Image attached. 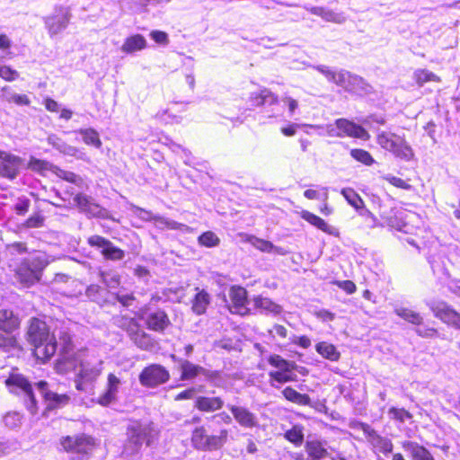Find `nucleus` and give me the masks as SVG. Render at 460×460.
<instances>
[{
  "mask_svg": "<svg viewBox=\"0 0 460 460\" xmlns=\"http://www.w3.org/2000/svg\"><path fill=\"white\" fill-rule=\"evenodd\" d=\"M341 194L348 203L353 207L360 216L370 217L375 219L374 215L365 208L363 199L353 189L344 188L341 190Z\"/></svg>",
  "mask_w": 460,
  "mask_h": 460,
  "instance_id": "24",
  "label": "nucleus"
},
{
  "mask_svg": "<svg viewBox=\"0 0 460 460\" xmlns=\"http://www.w3.org/2000/svg\"><path fill=\"white\" fill-rule=\"evenodd\" d=\"M61 445L66 452L87 455L94 447L95 442L91 436L79 434L63 438Z\"/></svg>",
  "mask_w": 460,
  "mask_h": 460,
  "instance_id": "10",
  "label": "nucleus"
},
{
  "mask_svg": "<svg viewBox=\"0 0 460 460\" xmlns=\"http://www.w3.org/2000/svg\"><path fill=\"white\" fill-rule=\"evenodd\" d=\"M19 76L16 70L12 69L7 66H0V77L6 81H13Z\"/></svg>",
  "mask_w": 460,
  "mask_h": 460,
  "instance_id": "59",
  "label": "nucleus"
},
{
  "mask_svg": "<svg viewBox=\"0 0 460 460\" xmlns=\"http://www.w3.org/2000/svg\"><path fill=\"white\" fill-rule=\"evenodd\" d=\"M8 102H14L18 105H29L30 100L25 94H18L15 93H9L5 96Z\"/></svg>",
  "mask_w": 460,
  "mask_h": 460,
  "instance_id": "58",
  "label": "nucleus"
},
{
  "mask_svg": "<svg viewBox=\"0 0 460 460\" xmlns=\"http://www.w3.org/2000/svg\"><path fill=\"white\" fill-rule=\"evenodd\" d=\"M101 364L102 362L98 365H92L88 362H80V370L75 380V388L78 391H85L86 385L97 379L102 371L100 367Z\"/></svg>",
  "mask_w": 460,
  "mask_h": 460,
  "instance_id": "14",
  "label": "nucleus"
},
{
  "mask_svg": "<svg viewBox=\"0 0 460 460\" xmlns=\"http://www.w3.org/2000/svg\"><path fill=\"white\" fill-rule=\"evenodd\" d=\"M270 376V385L272 387L279 388L275 383L284 384L288 382H295L296 381V375L294 373H289L288 371H270L269 373Z\"/></svg>",
  "mask_w": 460,
  "mask_h": 460,
  "instance_id": "40",
  "label": "nucleus"
},
{
  "mask_svg": "<svg viewBox=\"0 0 460 460\" xmlns=\"http://www.w3.org/2000/svg\"><path fill=\"white\" fill-rule=\"evenodd\" d=\"M3 420L9 429H15L22 423V415L17 411H9L4 416Z\"/></svg>",
  "mask_w": 460,
  "mask_h": 460,
  "instance_id": "54",
  "label": "nucleus"
},
{
  "mask_svg": "<svg viewBox=\"0 0 460 460\" xmlns=\"http://www.w3.org/2000/svg\"><path fill=\"white\" fill-rule=\"evenodd\" d=\"M10 393L20 396L29 412L35 415L38 412V402L32 386L26 377L21 374H12L5 380Z\"/></svg>",
  "mask_w": 460,
  "mask_h": 460,
  "instance_id": "4",
  "label": "nucleus"
},
{
  "mask_svg": "<svg viewBox=\"0 0 460 460\" xmlns=\"http://www.w3.org/2000/svg\"><path fill=\"white\" fill-rule=\"evenodd\" d=\"M119 385L120 380L114 374H109L107 390L99 397L98 402L102 406H107L115 401Z\"/></svg>",
  "mask_w": 460,
  "mask_h": 460,
  "instance_id": "25",
  "label": "nucleus"
},
{
  "mask_svg": "<svg viewBox=\"0 0 460 460\" xmlns=\"http://www.w3.org/2000/svg\"><path fill=\"white\" fill-rule=\"evenodd\" d=\"M55 173L59 178H61L68 182H72L77 186H81V184L83 183V179L79 175L74 173L73 172L65 171V170H62L59 168H56Z\"/></svg>",
  "mask_w": 460,
  "mask_h": 460,
  "instance_id": "53",
  "label": "nucleus"
},
{
  "mask_svg": "<svg viewBox=\"0 0 460 460\" xmlns=\"http://www.w3.org/2000/svg\"><path fill=\"white\" fill-rule=\"evenodd\" d=\"M434 315L443 323L460 329V314L444 301H433L428 304Z\"/></svg>",
  "mask_w": 460,
  "mask_h": 460,
  "instance_id": "12",
  "label": "nucleus"
},
{
  "mask_svg": "<svg viewBox=\"0 0 460 460\" xmlns=\"http://www.w3.org/2000/svg\"><path fill=\"white\" fill-rule=\"evenodd\" d=\"M249 101L252 106L259 107L264 104L274 105L279 102V97L267 88L261 89L259 93H252Z\"/></svg>",
  "mask_w": 460,
  "mask_h": 460,
  "instance_id": "27",
  "label": "nucleus"
},
{
  "mask_svg": "<svg viewBox=\"0 0 460 460\" xmlns=\"http://www.w3.org/2000/svg\"><path fill=\"white\" fill-rule=\"evenodd\" d=\"M285 438L296 447L301 446L304 441V433L302 427L294 426L291 429L286 431Z\"/></svg>",
  "mask_w": 460,
  "mask_h": 460,
  "instance_id": "47",
  "label": "nucleus"
},
{
  "mask_svg": "<svg viewBox=\"0 0 460 460\" xmlns=\"http://www.w3.org/2000/svg\"><path fill=\"white\" fill-rule=\"evenodd\" d=\"M74 201L81 212L86 214L88 217H104L106 210L98 205L94 199L83 193L75 196Z\"/></svg>",
  "mask_w": 460,
  "mask_h": 460,
  "instance_id": "19",
  "label": "nucleus"
},
{
  "mask_svg": "<svg viewBox=\"0 0 460 460\" xmlns=\"http://www.w3.org/2000/svg\"><path fill=\"white\" fill-rule=\"evenodd\" d=\"M115 298L118 302H119L123 306H130L135 300V296L133 294H120L116 293L114 294Z\"/></svg>",
  "mask_w": 460,
  "mask_h": 460,
  "instance_id": "63",
  "label": "nucleus"
},
{
  "mask_svg": "<svg viewBox=\"0 0 460 460\" xmlns=\"http://www.w3.org/2000/svg\"><path fill=\"white\" fill-rule=\"evenodd\" d=\"M316 350L319 354L327 359L336 361L340 358V353L332 344L320 342L316 345Z\"/></svg>",
  "mask_w": 460,
  "mask_h": 460,
  "instance_id": "44",
  "label": "nucleus"
},
{
  "mask_svg": "<svg viewBox=\"0 0 460 460\" xmlns=\"http://www.w3.org/2000/svg\"><path fill=\"white\" fill-rule=\"evenodd\" d=\"M72 16L70 6L56 4L53 13L43 18L49 35L53 38L65 31L69 25Z\"/></svg>",
  "mask_w": 460,
  "mask_h": 460,
  "instance_id": "7",
  "label": "nucleus"
},
{
  "mask_svg": "<svg viewBox=\"0 0 460 460\" xmlns=\"http://www.w3.org/2000/svg\"><path fill=\"white\" fill-rule=\"evenodd\" d=\"M224 401L220 397L199 396L195 407L201 411L213 412L222 409Z\"/></svg>",
  "mask_w": 460,
  "mask_h": 460,
  "instance_id": "28",
  "label": "nucleus"
},
{
  "mask_svg": "<svg viewBox=\"0 0 460 460\" xmlns=\"http://www.w3.org/2000/svg\"><path fill=\"white\" fill-rule=\"evenodd\" d=\"M150 37L156 43H159V44H162V45H167L169 43L168 35L164 31H152L150 32Z\"/></svg>",
  "mask_w": 460,
  "mask_h": 460,
  "instance_id": "62",
  "label": "nucleus"
},
{
  "mask_svg": "<svg viewBox=\"0 0 460 460\" xmlns=\"http://www.w3.org/2000/svg\"><path fill=\"white\" fill-rule=\"evenodd\" d=\"M373 91V86L363 77L353 74L347 92L358 96H365L372 93Z\"/></svg>",
  "mask_w": 460,
  "mask_h": 460,
  "instance_id": "29",
  "label": "nucleus"
},
{
  "mask_svg": "<svg viewBox=\"0 0 460 460\" xmlns=\"http://www.w3.org/2000/svg\"><path fill=\"white\" fill-rule=\"evenodd\" d=\"M127 435L128 440L125 445L124 453L127 455H135L138 453L144 443L148 446L152 443V439L155 436V430L150 424L134 421L128 425Z\"/></svg>",
  "mask_w": 460,
  "mask_h": 460,
  "instance_id": "3",
  "label": "nucleus"
},
{
  "mask_svg": "<svg viewBox=\"0 0 460 460\" xmlns=\"http://www.w3.org/2000/svg\"><path fill=\"white\" fill-rule=\"evenodd\" d=\"M134 214L137 215L139 218L145 220V221H151L154 220L158 226H163L168 229H173V230H189V226L178 223L174 220L163 217L161 216L153 215L151 211L146 210L142 208L134 206Z\"/></svg>",
  "mask_w": 460,
  "mask_h": 460,
  "instance_id": "18",
  "label": "nucleus"
},
{
  "mask_svg": "<svg viewBox=\"0 0 460 460\" xmlns=\"http://www.w3.org/2000/svg\"><path fill=\"white\" fill-rule=\"evenodd\" d=\"M90 246L100 249L102 255L110 261H121L125 257V252L115 246L109 239L103 236L94 234L87 239Z\"/></svg>",
  "mask_w": 460,
  "mask_h": 460,
  "instance_id": "11",
  "label": "nucleus"
},
{
  "mask_svg": "<svg viewBox=\"0 0 460 460\" xmlns=\"http://www.w3.org/2000/svg\"><path fill=\"white\" fill-rule=\"evenodd\" d=\"M79 358L72 352H60L55 368L58 373L66 374L76 369L80 364Z\"/></svg>",
  "mask_w": 460,
  "mask_h": 460,
  "instance_id": "23",
  "label": "nucleus"
},
{
  "mask_svg": "<svg viewBox=\"0 0 460 460\" xmlns=\"http://www.w3.org/2000/svg\"><path fill=\"white\" fill-rule=\"evenodd\" d=\"M203 376L205 379L213 384V385L218 387L221 385V374L217 370L204 369Z\"/></svg>",
  "mask_w": 460,
  "mask_h": 460,
  "instance_id": "56",
  "label": "nucleus"
},
{
  "mask_svg": "<svg viewBox=\"0 0 460 460\" xmlns=\"http://www.w3.org/2000/svg\"><path fill=\"white\" fill-rule=\"evenodd\" d=\"M210 303L209 294L205 290L199 291L192 301V311L198 314H203Z\"/></svg>",
  "mask_w": 460,
  "mask_h": 460,
  "instance_id": "36",
  "label": "nucleus"
},
{
  "mask_svg": "<svg viewBox=\"0 0 460 460\" xmlns=\"http://www.w3.org/2000/svg\"><path fill=\"white\" fill-rule=\"evenodd\" d=\"M305 449L308 455L314 460L322 459L327 456L325 443L319 440L307 441Z\"/></svg>",
  "mask_w": 460,
  "mask_h": 460,
  "instance_id": "37",
  "label": "nucleus"
},
{
  "mask_svg": "<svg viewBox=\"0 0 460 460\" xmlns=\"http://www.w3.org/2000/svg\"><path fill=\"white\" fill-rule=\"evenodd\" d=\"M352 76V73L346 70H341L339 72H335L333 76L334 78H332L331 82L336 84L337 85L342 87L345 91H347Z\"/></svg>",
  "mask_w": 460,
  "mask_h": 460,
  "instance_id": "49",
  "label": "nucleus"
},
{
  "mask_svg": "<svg viewBox=\"0 0 460 460\" xmlns=\"http://www.w3.org/2000/svg\"><path fill=\"white\" fill-rule=\"evenodd\" d=\"M27 341L34 347L35 357L42 362L49 360L58 350L57 336L46 322L31 318L27 331Z\"/></svg>",
  "mask_w": 460,
  "mask_h": 460,
  "instance_id": "1",
  "label": "nucleus"
},
{
  "mask_svg": "<svg viewBox=\"0 0 460 460\" xmlns=\"http://www.w3.org/2000/svg\"><path fill=\"white\" fill-rule=\"evenodd\" d=\"M389 415H391V417L393 419H395L397 420H400L401 422H403L405 420V419H411V414L404 410V409H398V408H395V407H392L389 411H388Z\"/></svg>",
  "mask_w": 460,
  "mask_h": 460,
  "instance_id": "57",
  "label": "nucleus"
},
{
  "mask_svg": "<svg viewBox=\"0 0 460 460\" xmlns=\"http://www.w3.org/2000/svg\"><path fill=\"white\" fill-rule=\"evenodd\" d=\"M6 252L11 256L21 255L28 252L26 243L13 242L6 245Z\"/></svg>",
  "mask_w": 460,
  "mask_h": 460,
  "instance_id": "55",
  "label": "nucleus"
},
{
  "mask_svg": "<svg viewBox=\"0 0 460 460\" xmlns=\"http://www.w3.org/2000/svg\"><path fill=\"white\" fill-rule=\"evenodd\" d=\"M413 77L418 84V85L422 86L427 82H439V77L435 75L434 73L427 70V69H417L414 74Z\"/></svg>",
  "mask_w": 460,
  "mask_h": 460,
  "instance_id": "46",
  "label": "nucleus"
},
{
  "mask_svg": "<svg viewBox=\"0 0 460 460\" xmlns=\"http://www.w3.org/2000/svg\"><path fill=\"white\" fill-rule=\"evenodd\" d=\"M36 387L44 398L46 403L45 411H52L64 407L69 402V396L66 394H59L49 389V385L46 381H40L36 384Z\"/></svg>",
  "mask_w": 460,
  "mask_h": 460,
  "instance_id": "13",
  "label": "nucleus"
},
{
  "mask_svg": "<svg viewBox=\"0 0 460 460\" xmlns=\"http://www.w3.org/2000/svg\"><path fill=\"white\" fill-rule=\"evenodd\" d=\"M170 378L169 371L163 366L152 364L146 367L139 375V382L146 387H156Z\"/></svg>",
  "mask_w": 460,
  "mask_h": 460,
  "instance_id": "8",
  "label": "nucleus"
},
{
  "mask_svg": "<svg viewBox=\"0 0 460 460\" xmlns=\"http://www.w3.org/2000/svg\"><path fill=\"white\" fill-rule=\"evenodd\" d=\"M205 367L195 365L189 360H182L181 363V379L192 380L199 376H203Z\"/></svg>",
  "mask_w": 460,
  "mask_h": 460,
  "instance_id": "34",
  "label": "nucleus"
},
{
  "mask_svg": "<svg viewBox=\"0 0 460 460\" xmlns=\"http://www.w3.org/2000/svg\"><path fill=\"white\" fill-rule=\"evenodd\" d=\"M58 348L59 347V352L72 351L73 345L71 341V335L67 331H60L58 333Z\"/></svg>",
  "mask_w": 460,
  "mask_h": 460,
  "instance_id": "51",
  "label": "nucleus"
},
{
  "mask_svg": "<svg viewBox=\"0 0 460 460\" xmlns=\"http://www.w3.org/2000/svg\"><path fill=\"white\" fill-rule=\"evenodd\" d=\"M47 141L55 149L66 155L73 156L77 151L75 147L66 144L63 139L54 134L49 135L47 138Z\"/></svg>",
  "mask_w": 460,
  "mask_h": 460,
  "instance_id": "38",
  "label": "nucleus"
},
{
  "mask_svg": "<svg viewBox=\"0 0 460 460\" xmlns=\"http://www.w3.org/2000/svg\"><path fill=\"white\" fill-rule=\"evenodd\" d=\"M360 429L366 435L367 441L377 450L384 454H388L393 451L392 441L385 437L380 436L370 425L367 423H359Z\"/></svg>",
  "mask_w": 460,
  "mask_h": 460,
  "instance_id": "17",
  "label": "nucleus"
},
{
  "mask_svg": "<svg viewBox=\"0 0 460 460\" xmlns=\"http://www.w3.org/2000/svg\"><path fill=\"white\" fill-rule=\"evenodd\" d=\"M49 264V255L39 252L10 264V267H13L15 280L22 287L29 288L41 279L43 270Z\"/></svg>",
  "mask_w": 460,
  "mask_h": 460,
  "instance_id": "2",
  "label": "nucleus"
},
{
  "mask_svg": "<svg viewBox=\"0 0 460 460\" xmlns=\"http://www.w3.org/2000/svg\"><path fill=\"white\" fill-rule=\"evenodd\" d=\"M385 179L391 183L392 185L403 189V190H410L411 186L407 183L405 181H403L401 178L393 176V175H386Z\"/></svg>",
  "mask_w": 460,
  "mask_h": 460,
  "instance_id": "60",
  "label": "nucleus"
},
{
  "mask_svg": "<svg viewBox=\"0 0 460 460\" xmlns=\"http://www.w3.org/2000/svg\"><path fill=\"white\" fill-rule=\"evenodd\" d=\"M403 447L411 453L413 460H435L427 448L415 442H407Z\"/></svg>",
  "mask_w": 460,
  "mask_h": 460,
  "instance_id": "35",
  "label": "nucleus"
},
{
  "mask_svg": "<svg viewBox=\"0 0 460 460\" xmlns=\"http://www.w3.org/2000/svg\"><path fill=\"white\" fill-rule=\"evenodd\" d=\"M220 240L217 235L211 231L203 233L199 237V243L206 247H216L219 244Z\"/></svg>",
  "mask_w": 460,
  "mask_h": 460,
  "instance_id": "52",
  "label": "nucleus"
},
{
  "mask_svg": "<svg viewBox=\"0 0 460 460\" xmlns=\"http://www.w3.org/2000/svg\"><path fill=\"white\" fill-rule=\"evenodd\" d=\"M394 313L408 323L420 326L423 323V317L417 312L406 307H397Z\"/></svg>",
  "mask_w": 460,
  "mask_h": 460,
  "instance_id": "41",
  "label": "nucleus"
},
{
  "mask_svg": "<svg viewBox=\"0 0 460 460\" xmlns=\"http://www.w3.org/2000/svg\"><path fill=\"white\" fill-rule=\"evenodd\" d=\"M282 394L288 401L296 403L298 405H310L311 399L309 395L305 394H300L290 386L286 387L282 391Z\"/></svg>",
  "mask_w": 460,
  "mask_h": 460,
  "instance_id": "39",
  "label": "nucleus"
},
{
  "mask_svg": "<svg viewBox=\"0 0 460 460\" xmlns=\"http://www.w3.org/2000/svg\"><path fill=\"white\" fill-rule=\"evenodd\" d=\"M336 124L340 128L341 133V137H351L357 138H368V133L367 130L359 125L349 121L346 119H336Z\"/></svg>",
  "mask_w": 460,
  "mask_h": 460,
  "instance_id": "22",
  "label": "nucleus"
},
{
  "mask_svg": "<svg viewBox=\"0 0 460 460\" xmlns=\"http://www.w3.org/2000/svg\"><path fill=\"white\" fill-rule=\"evenodd\" d=\"M234 420L244 429H252L258 426V418L244 406L227 404Z\"/></svg>",
  "mask_w": 460,
  "mask_h": 460,
  "instance_id": "20",
  "label": "nucleus"
},
{
  "mask_svg": "<svg viewBox=\"0 0 460 460\" xmlns=\"http://www.w3.org/2000/svg\"><path fill=\"white\" fill-rule=\"evenodd\" d=\"M20 326L19 317L8 309L0 310V331L9 334Z\"/></svg>",
  "mask_w": 460,
  "mask_h": 460,
  "instance_id": "26",
  "label": "nucleus"
},
{
  "mask_svg": "<svg viewBox=\"0 0 460 460\" xmlns=\"http://www.w3.org/2000/svg\"><path fill=\"white\" fill-rule=\"evenodd\" d=\"M376 141L383 149L389 151L396 158L409 162L414 157L411 146L399 135L382 131L377 135Z\"/></svg>",
  "mask_w": 460,
  "mask_h": 460,
  "instance_id": "5",
  "label": "nucleus"
},
{
  "mask_svg": "<svg viewBox=\"0 0 460 460\" xmlns=\"http://www.w3.org/2000/svg\"><path fill=\"white\" fill-rule=\"evenodd\" d=\"M125 323L121 324L125 328L132 342L139 349L149 350L154 346L151 336L145 332L134 318L123 319Z\"/></svg>",
  "mask_w": 460,
  "mask_h": 460,
  "instance_id": "9",
  "label": "nucleus"
},
{
  "mask_svg": "<svg viewBox=\"0 0 460 460\" xmlns=\"http://www.w3.org/2000/svg\"><path fill=\"white\" fill-rule=\"evenodd\" d=\"M105 293H106L105 289H103L102 287H100L99 285H96V284H92V285L88 286L85 290L86 296L90 300H92L95 303H98V304H102V302L105 301V299H104Z\"/></svg>",
  "mask_w": 460,
  "mask_h": 460,
  "instance_id": "45",
  "label": "nucleus"
},
{
  "mask_svg": "<svg viewBox=\"0 0 460 460\" xmlns=\"http://www.w3.org/2000/svg\"><path fill=\"white\" fill-rule=\"evenodd\" d=\"M252 305L253 309H259L261 313H271L273 314H279L282 311V308L279 305L274 303L268 297H262L261 296H254L252 299Z\"/></svg>",
  "mask_w": 460,
  "mask_h": 460,
  "instance_id": "30",
  "label": "nucleus"
},
{
  "mask_svg": "<svg viewBox=\"0 0 460 460\" xmlns=\"http://www.w3.org/2000/svg\"><path fill=\"white\" fill-rule=\"evenodd\" d=\"M229 296L232 302L231 312L241 315L248 314L252 308L248 307L252 300L247 298V291L240 286H233L230 288Z\"/></svg>",
  "mask_w": 460,
  "mask_h": 460,
  "instance_id": "15",
  "label": "nucleus"
},
{
  "mask_svg": "<svg viewBox=\"0 0 460 460\" xmlns=\"http://www.w3.org/2000/svg\"><path fill=\"white\" fill-rule=\"evenodd\" d=\"M143 318L148 329L158 332H164L171 323L167 314L161 309L149 310Z\"/></svg>",
  "mask_w": 460,
  "mask_h": 460,
  "instance_id": "21",
  "label": "nucleus"
},
{
  "mask_svg": "<svg viewBox=\"0 0 460 460\" xmlns=\"http://www.w3.org/2000/svg\"><path fill=\"white\" fill-rule=\"evenodd\" d=\"M307 10L317 16L322 17L326 22H332L335 23H342L345 22V17L341 13H334L333 11L330 9H326L324 7L321 6H313L310 8H307Z\"/></svg>",
  "mask_w": 460,
  "mask_h": 460,
  "instance_id": "33",
  "label": "nucleus"
},
{
  "mask_svg": "<svg viewBox=\"0 0 460 460\" xmlns=\"http://www.w3.org/2000/svg\"><path fill=\"white\" fill-rule=\"evenodd\" d=\"M268 362L272 367L279 368V371L285 370V365H287V360L276 354L270 356Z\"/></svg>",
  "mask_w": 460,
  "mask_h": 460,
  "instance_id": "61",
  "label": "nucleus"
},
{
  "mask_svg": "<svg viewBox=\"0 0 460 460\" xmlns=\"http://www.w3.org/2000/svg\"><path fill=\"white\" fill-rule=\"evenodd\" d=\"M248 242L253 247L263 252L278 253L280 255H285L287 253V251L284 248L275 246L272 243L264 239H261L255 236H250L248 238Z\"/></svg>",
  "mask_w": 460,
  "mask_h": 460,
  "instance_id": "31",
  "label": "nucleus"
},
{
  "mask_svg": "<svg viewBox=\"0 0 460 460\" xmlns=\"http://www.w3.org/2000/svg\"><path fill=\"white\" fill-rule=\"evenodd\" d=\"M228 438V431L223 429L218 435H208L205 427H197L191 435L193 447L201 451L218 450L224 447Z\"/></svg>",
  "mask_w": 460,
  "mask_h": 460,
  "instance_id": "6",
  "label": "nucleus"
},
{
  "mask_svg": "<svg viewBox=\"0 0 460 460\" xmlns=\"http://www.w3.org/2000/svg\"><path fill=\"white\" fill-rule=\"evenodd\" d=\"M21 157L0 151V175L8 179H14L22 167Z\"/></svg>",
  "mask_w": 460,
  "mask_h": 460,
  "instance_id": "16",
  "label": "nucleus"
},
{
  "mask_svg": "<svg viewBox=\"0 0 460 460\" xmlns=\"http://www.w3.org/2000/svg\"><path fill=\"white\" fill-rule=\"evenodd\" d=\"M99 276L107 288H116L120 284V276L115 270H100Z\"/></svg>",
  "mask_w": 460,
  "mask_h": 460,
  "instance_id": "43",
  "label": "nucleus"
},
{
  "mask_svg": "<svg viewBox=\"0 0 460 460\" xmlns=\"http://www.w3.org/2000/svg\"><path fill=\"white\" fill-rule=\"evenodd\" d=\"M303 218L306 220L311 225L316 226L320 230L328 233L329 226L328 224L320 217L311 213V212H304Z\"/></svg>",
  "mask_w": 460,
  "mask_h": 460,
  "instance_id": "50",
  "label": "nucleus"
},
{
  "mask_svg": "<svg viewBox=\"0 0 460 460\" xmlns=\"http://www.w3.org/2000/svg\"><path fill=\"white\" fill-rule=\"evenodd\" d=\"M147 46L146 40L145 37L141 34H135L132 36L128 37L122 47L121 50L124 53L130 54L135 51H139L142 49H145Z\"/></svg>",
  "mask_w": 460,
  "mask_h": 460,
  "instance_id": "32",
  "label": "nucleus"
},
{
  "mask_svg": "<svg viewBox=\"0 0 460 460\" xmlns=\"http://www.w3.org/2000/svg\"><path fill=\"white\" fill-rule=\"evenodd\" d=\"M415 332L423 338H431L438 333V331L432 327H418L415 329Z\"/></svg>",
  "mask_w": 460,
  "mask_h": 460,
  "instance_id": "64",
  "label": "nucleus"
},
{
  "mask_svg": "<svg viewBox=\"0 0 460 460\" xmlns=\"http://www.w3.org/2000/svg\"><path fill=\"white\" fill-rule=\"evenodd\" d=\"M77 132L82 136L83 141L85 145L101 148L102 143L99 137V133L94 128H80Z\"/></svg>",
  "mask_w": 460,
  "mask_h": 460,
  "instance_id": "42",
  "label": "nucleus"
},
{
  "mask_svg": "<svg viewBox=\"0 0 460 460\" xmlns=\"http://www.w3.org/2000/svg\"><path fill=\"white\" fill-rule=\"evenodd\" d=\"M350 155L358 162L362 163L365 165H372L375 163L374 158L369 152L360 149L354 148L350 150Z\"/></svg>",
  "mask_w": 460,
  "mask_h": 460,
  "instance_id": "48",
  "label": "nucleus"
}]
</instances>
